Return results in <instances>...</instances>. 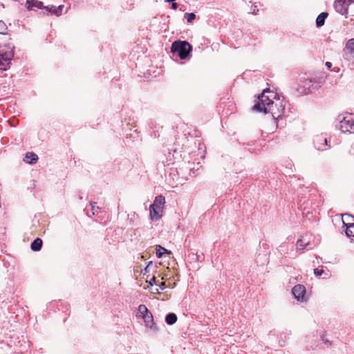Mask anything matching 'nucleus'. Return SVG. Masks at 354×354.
I'll list each match as a JSON object with an SVG mask.
<instances>
[{
  "label": "nucleus",
  "instance_id": "obj_5",
  "mask_svg": "<svg viewBox=\"0 0 354 354\" xmlns=\"http://www.w3.org/2000/svg\"><path fill=\"white\" fill-rule=\"evenodd\" d=\"M13 57L14 51L12 48L9 46L0 47V71H6L10 68Z\"/></svg>",
  "mask_w": 354,
  "mask_h": 354
},
{
  "label": "nucleus",
  "instance_id": "obj_15",
  "mask_svg": "<svg viewBox=\"0 0 354 354\" xmlns=\"http://www.w3.org/2000/svg\"><path fill=\"white\" fill-rule=\"evenodd\" d=\"M42 240L40 238H37L32 242L30 248L33 251H39L42 247Z\"/></svg>",
  "mask_w": 354,
  "mask_h": 354
},
{
  "label": "nucleus",
  "instance_id": "obj_2",
  "mask_svg": "<svg viewBox=\"0 0 354 354\" xmlns=\"http://www.w3.org/2000/svg\"><path fill=\"white\" fill-rule=\"evenodd\" d=\"M337 128L343 133H354V114L345 113L337 116Z\"/></svg>",
  "mask_w": 354,
  "mask_h": 354
},
{
  "label": "nucleus",
  "instance_id": "obj_28",
  "mask_svg": "<svg viewBox=\"0 0 354 354\" xmlns=\"http://www.w3.org/2000/svg\"><path fill=\"white\" fill-rule=\"evenodd\" d=\"M149 286H152L153 285L156 284V278L155 277H152L149 281Z\"/></svg>",
  "mask_w": 354,
  "mask_h": 354
},
{
  "label": "nucleus",
  "instance_id": "obj_12",
  "mask_svg": "<svg viewBox=\"0 0 354 354\" xmlns=\"http://www.w3.org/2000/svg\"><path fill=\"white\" fill-rule=\"evenodd\" d=\"M38 160V156L33 152H28L26 153L24 161L28 164H34Z\"/></svg>",
  "mask_w": 354,
  "mask_h": 354
},
{
  "label": "nucleus",
  "instance_id": "obj_29",
  "mask_svg": "<svg viewBox=\"0 0 354 354\" xmlns=\"http://www.w3.org/2000/svg\"><path fill=\"white\" fill-rule=\"evenodd\" d=\"M192 255L194 257L193 259H194L195 261H199L200 260V255L198 254L197 253H196V254L193 253Z\"/></svg>",
  "mask_w": 354,
  "mask_h": 354
},
{
  "label": "nucleus",
  "instance_id": "obj_16",
  "mask_svg": "<svg viewBox=\"0 0 354 354\" xmlns=\"http://www.w3.org/2000/svg\"><path fill=\"white\" fill-rule=\"evenodd\" d=\"M165 203V198L163 196L159 195L155 198L153 203L151 204L153 207H158L162 209V205Z\"/></svg>",
  "mask_w": 354,
  "mask_h": 354
},
{
  "label": "nucleus",
  "instance_id": "obj_18",
  "mask_svg": "<svg viewBox=\"0 0 354 354\" xmlns=\"http://www.w3.org/2000/svg\"><path fill=\"white\" fill-rule=\"evenodd\" d=\"M164 253L170 254L171 252L160 245H156V256L160 258Z\"/></svg>",
  "mask_w": 354,
  "mask_h": 354
},
{
  "label": "nucleus",
  "instance_id": "obj_19",
  "mask_svg": "<svg viewBox=\"0 0 354 354\" xmlns=\"http://www.w3.org/2000/svg\"><path fill=\"white\" fill-rule=\"evenodd\" d=\"M47 10H49L50 12H54L57 16H59L62 14V10L64 8V6H59L57 8H55V6H51L50 8H48V7H46Z\"/></svg>",
  "mask_w": 354,
  "mask_h": 354
},
{
  "label": "nucleus",
  "instance_id": "obj_13",
  "mask_svg": "<svg viewBox=\"0 0 354 354\" xmlns=\"http://www.w3.org/2000/svg\"><path fill=\"white\" fill-rule=\"evenodd\" d=\"M26 6L28 10H32L35 8L40 9L43 8V3L38 0H27Z\"/></svg>",
  "mask_w": 354,
  "mask_h": 354
},
{
  "label": "nucleus",
  "instance_id": "obj_11",
  "mask_svg": "<svg viewBox=\"0 0 354 354\" xmlns=\"http://www.w3.org/2000/svg\"><path fill=\"white\" fill-rule=\"evenodd\" d=\"M344 52L346 55L354 56V38L349 39L346 42Z\"/></svg>",
  "mask_w": 354,
  "mask_h": 354
},
{
  "label": "nucleus",
  "instance_id": "obj_23",
  "mask_svg": "<svg viewBox=\"0 0 354 354\" xmlns=\"http://www.w3.org/2000/svg\"><path fill=\"white\" fill-rule=\"evenodd\" d=\"M308 245V243H303V241L301 240V239H299L297 241V248L298 250H303L304 249L307 245Z\"/></svg>",
  "mask_w": 354,
  "mask_h": 354
},
{
  "label": "nucleus",
  "instance_id": "obj_20",
  "mask_svg": "<svg viewBox=\"0 0 354 354\" xmlns=\"http://www.w3.org/2000/svg\"><path fill=\"white\" fill-rule=\"evenodd\" d=\"M328 15V12H322L321 14H319L317 16L315 22H324V21L327 18Z\"/></svg>",
  "mask_w": 354,
  "mask_h": 354
},
{
  "label": "nucleus",
  "instance_id": "obj_7",
  "mask_svg": "<svg viewBox=\"0 0 354 354\" xmlns=\"http://www.w3.org/2000/svg\"><path fill=\"white\" fill-rule=\"evenodd\" d=\"M292 293L297 300L303 301L306 295V288L303 285H296L293 287Z\"/></svg>",
  "mask_w": 354,
  "mask_h": 354
},
{
  "label": "nucleus",
  "instance_id": "obj_21",
  "mask_svg": "<svg viewBox=\"0 0 354 354\" xmlns=\"http://www.w3.org/2000/svg\"><path fill=\"white\" fill-rule=\"evenodd\" d=\"M138 311L142 315V316L144 314H149L150 313L146 306L143 304H141L138 306Z\"/></svg>",
  "mask_w": 354,
  "mask_h": 354
},
{
  "label": "nucleus",
  "instance_id": "obj_4",
  "mask_svg": "<svg viewBox=\"0 0 354 354\" xmlns=\"http://www.w3.org/2000/svg\"><path fill=\"white\" fill-rule=\"evenodd\" d=\"M326 77L324 75H321L318 77H303L300 78L299 86L302 88L301 93L307 94L313 87L315 84H322L325 82Z\"/></svg>",
  "mask_w": 354,
  "mask_h": 354
},
{
  "label": "nucleus",
  "instance_id": "obj_3",
  "mask_svg": "<svg viewBox=\"0 0 354 354\" xmlns=\"http://www.w3.org/2000/svg\"><path fill=\"white\" fill-rule=\"evenodd\" d=\"M192 50V46L185 41H174L171 48V53L177 55L181 59H186Z\"/></svg>",
  "mask_w": 354,
  "mask_h": 354
},
{
  "label": "nucleus",
  "instance_id": "obj_27",
  "mask_svg": "<svg viewBox=\"0 0 354 354\" xmlns=\"http://www.w3.org/2000/svg\"><path fill=\"white\" fill-rule=\"evenodd\" d=\"M324 273L323 269L315 268L314 269V274L317 276H321Z\"/></svg>",
  "mask_w": 354,
  "mask_h": 354
},
{
  "label": "nucleus",
  "instance_id": "obj_1",
  "mask_svg": "<svg viewBox=\"0 0 354 354\" xmlns=\"http://www.w3.org/2000/svg\"><path fill=\"white\" fill-rule=\"evenodd\" d=\"M275 94L269 89H264L263 93L259 96L258 101L253 106V110L263 112L264 113H270L274 119H277L281 116L285 111V105L283 101L279 99L274 102L270 97Z\"/></svg>",
  "mask_w": 354,
  "mask_h": 354
},
{
  "label": "nucleus",
  "instance_id": "obj_32",
  "mask_svg": "<svg viewBox=\"0 0 354 354\" xmlns=\"http://www.w3.org/2000/svg\"><path fill=\"white\" fill-rule=\"evenodd\" d=\"M326 66L328 68H330L332 67V63L329 62H326Z\"/></svg>",
  "mask_w": 354,
  "mask_h": 354
},
{
  "label": "nucleus",
  "instance_id": "obj_9",
  "mask_svg": "<svg viewBox=\"0 0 354 354\" xmlns=\"http://www.w3.org/2000/svg\"><path fill=\"white\" fill-rule=\"evenodd\" d=\"M150 211V217L152 221H158L161 217V213L162 211V208L158 207H153V205H151L149 207Z\"/></svg>",
  "mask_w": 354,
  "mask_h": 354
},
{
  "label": "nucleus",
  "instance_id": "obj_8",
  "mask_svg": "<svg viewBox=\"0 0 354 354\" xmlns=\"http://www.w3.org/2000/svg\"><path fill=\"white\" fill-rule=\"evenodd\" d=\"M314 145L318 150H326V147L328 145L327 139L323 136H317L314 139Z\"/></svg>",
  "mask_w": 354,
  "mask_h": 354
},
{
  "label": "nucleus",
  "instance_id": "obj_24",
  "mask_svg": "<svg viewBox=\"0 0 354 354\" xmlns=\"http://www.w3.org/2000/svg\"><path fill=\"white\" fill-rule=\"evenodd\" d=\"M343 220H344L345 222L347 221L348 223H354V217L347 214L343 215L342 221Z\"/></svg>",
  "mask_w": 354,
  "mask_h": 354
},
{
  "label": "nucleus",
  "instance_id": "obj_22",
  "mask_svg": "<svg viewBox=\"0 0 354 354\" xmlns=\"http://www.w3.org/2000/svg\"><path fill=\"white\" fill-rule=\"evenodd\" d=\"M185 17L187 19V22H192V21H194L195 19L196 15L193 12L185 13Z\"/></svg>",
  "mask_w": 354,
  "mask_h": 354
},
{
  "label": "nucleus",
  "instance_id": "obj_25",
  "mask_svg": "<svg viewBox=\"0 0 354 354\" xmlns=\"http://www.w3.org/2000/svg\"><path fill=\"white\" fill-rule=\"evenodd\" d=\"M6 24H0V35H6L7 33Z\"/></svg>",
  "mask_w": 354,
  "mask_h": 354
},
{
  "label": "nucleus",
  "instance_id": "obj_10",
  "mask_svg": "<svg viewBox=\"0 0 354 354\" xmlns=\"http://www.w3.org/2000/svg\"><path fill=\"white\" fill-rule=\"evenodd\" d=\"M145 325L147 327L156 330V327L154 326L153 315L151 313L149 314H144L143 317Z\"/></svg>",
  "mask_w": 354,
  "mask_h": 354
},
{
  "label": "nucleus",
  "instance_id": "obj_17",
  "mask_svg": "<svg viewBox=\"0 0 354 354\" xmlns=\"http://www.w3.org/2000/svg\"><path fill=\"white\" fill-rule=\"evenodd\" d=\"M177 321V316L176 314L171 313L166 315L165 322L169 325H172Z\"/></svg>",
  "mask_w": 354,
  "mask_h": 354
},
{
  "label": "nucleus",
  "instance_id": "obj_6",
  "mask_svg": "<svg viewBox=\"0 0 354 354\" xmlns=\"http://www.w3.org/2000/svg\"><path fill=\"white\" fill-rule=\"evenodd\" d=\"M352 3H354V0H335L334 7L337 12L342 15H346L348 8Z\"/></svg>",
  "mask_w": 354,
  "mask_h": 354
},
{
  "label": "nucleus",
  "instance_id": "obj_34",
  "mask_svg": "<svg viewBox=\"0 0 354 354\" xmlns=\"http://www.w3.org/2000/svg\"><path fill=\"white\" fill-rule=\"evenodd\" d=\"M176 0H166V1H168V2H172L174 3Z\"/></svg>",
  "mask_w": 354,
  "mask_h": 354
},
{
  "label": "nucleus",
  "instance_id": "obj_30",
  "mask_svg": "<svg viewBox=\"0 0 354 354\" xmlns=\"http://www.w3.org/2000/svg\"><path fill=\"white\" fill-rule=\"evenodd\" d=\"M160 290H163L166 288V285L165 282H162L160 285Z\"/></svg>",
  "mask_w": 354,
  "mask_h": 354
},
{
  "label": "nucleus",
  "instance_id": "obj_14",
  "mask_svg": "<svg viewBox=\"0 0 354 354\" xmlns=\"http://www.w3.org/2000/svg\"><path fill=\"white\" fill-rule=\"evenodd\" d=\"M343 224L346 227V234L348 237H354V223H346L343 220Z\"/></svg>",
  "mask_w": 354,
  "mask_h": 354
},
{
  "label": "nucleus",
  "instance_id": "obj_31",
  "mask_svg": "<svg viewBox=\"0 0 354 354\" xmlns=\"http://www.w3.org/2000/svg\"><path fill=\"white\" fill-rule=\"evenodd\" d=\"M178 8V4L175 2L172 3L171 8L174 10H176Z\"/></svg>",
  "mask_w": 354,
  "mask_h": 354
},
{
  "label": "nucleus",
  "instance_id": "obj_33",
  "mask_svg": "<svg viewBox=\"0 0 354 354\" xmlns=\"http://www.w3.org/2000/svg\"><path fill=\"white\" fill-rule=\"evenodd\" d=\"M317 24V28H320L321 26H322L324 24Z\"/></svg>",
  "mask_w": 354,
  "mask_h": 354
},
{
  "label": "nucleus",
  "instance_id": "obj_26",
  "mask_svg": "<svg viewBox=\"0 0 354 354\" xmlns=\"http://www.w3.org/2000/svg\"><path fill=\"white\" fill-rule=\"evenodd\" d=\"M90 205H91V211L92 212L93 215H97L98 212H100V207H95V205L92 204Z\"/></svg>",
  "mask_w": 354,
  "mask_h": 354
}]
</instances>
